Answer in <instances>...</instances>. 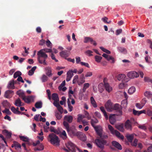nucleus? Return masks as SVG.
<instances>
[{
	"label": "nucleus",
	"instance_id": "nucleus-1",
	"mask_svg": "<svg viewBox=\"0 0 152 152\" xmlns=\"http://www.w3.org/2000/svg\"><path fill=\"white\" fill-rule=\"evenodd\" d=\"M52 50L51 48H45L40 50L37 53V60L39 63L44 65L48 64L46 60L48 58V56L46 53H52Z\"/></svg>",
	"mask_w": 152,
	"mask_h": 152
},
{
	"label": "nucleus",
	"instance_id": "nucleus-2",
	"mask_svg": "<svg viewBox=\"0 0 152 152\" xmlns=\"http://www.w3.org/2000/svg\"><path fill=\"white\" fill-rule=\"evenodd\" d=\"M66 146L68 149L65 148H64L63 149L66 152H71H71H76V150H77L79 152H83L71 141H69L66 143Z\"/></svg>",
	"mask_w": 152,
	"mask_h": 152
},
{
	"label": "nucleus",
	"instance_id": "nucleus-3",
	"mask_svg": "<svg viewBox=\"0 0 152 152\" xmlns=\"http://www.w3.org/2000/svg\"><path fill=\"white\" fill-rule=\"evenodd\" d=\"M94 143L98 148L102 150L104 149L105 145H108L106 140L100 139H95L94 141Z\"/></svg>",
	"mask_w": 152,
	"mask_h": 152
},
{
	"label": "nucleus",
	"instance_id": "nucleus-4",
	"mask_svg": "<svg viewBox=\"0 0 152 152\" xmlns=\"http://www.w3.org/2000/svg\"><path fill=\"white\" fill-rule=\"evenodd\" d=\"M63 124L69 135H74L76 134V129L74 126H72L70 128L68 123L65 121H63Z\"/></svg>",
	"mask_w": 152,
	"mask_h": 152
},
{
	"label": "nucleus",
	"instance_id": "nucleus-5",
	"mask_svg": "<svg viewBox=\"0 0 152 152\" xmlns=\"http://www.w3.org/2000/svg\"><path fill=\"white\" fill-rule=\"evenodd\" d=\"M49 137L50 139L51 143L53 145L56 144L57 146L60 145V140L58 137L53 133H51L49 135Z\"/></svg>",
	"mask_w": 152,
	"mask_h": 152
},
{
	"label": "nucleus",
	"instance_id": "nucleus-6",
	"mask_svg": "<svg viewBox=\"0 0 152 152\" xmlns=\"http://www.w3.org/2000/svg\"><path fill=\"white\" fill-rule=\"evenodd\" d=\"M122 107L118 104L116 103L113 105L111 108L112 111L113 110H116L118 112L117 115H122Z\"/></svg>",
	"mask_w": 152,
	"mask_h": 152
},
{
	"label": "nucleus",
	"instance_id": "nucleus-7",
	"mask_svg": "<svg viewBox=\"0 0 152 152\" xmlns=\"http://www.w3.org/2000/svg\"><path fill=\"white\" fill-rule=\"evenodd\" d=\"M127 76L131 79L137 78L139 76V74L135 71L129 72L127 73Z\"/></svg>",
	"mask_w": 152,
	"mask_h": 152
},
{
	"label": "nucleus",
	"instance_id": "nucleus-8",
	"mask_svg": "<svg viewBox=\"0 0 152 152\" xmlns=\"http://www.w3.org/2000/svg\"><path fill=\"white\" fill-rule=\"evenodd\" d=\"M70 54V52L66 50L62 51L59 53L60 56L66 59L69 56Z\"/></svg>",
	"mask_w": 152,
	"mask_h": 152
},
{
	"label": "nucleus",
	"instance_id": "nucleus-9",
	"mask_svg": "<svg viewBox=\"0 0 152 152\" xmlns=\"http://www.w3.org/2000/svg\"><path fill=\"white\" fill-rule=\"evenodd\" d=\"M104 106L107 111L109 112H112L111 108L113 105L110 100H108L105 104Z\"/></svg>",
	"mask_w": 152,
	"mask_h": 152
},
{
	"label": "nucleus",
	"instance_id": "nucleus-10",
	"mask_svg": "<svg viewBox=\"0 0 152 152\" xmlns=\"http://www.w3.org/2000/svg\"><path fill=\"white\" fill-rule=\"evenodd\" d=\"M34 97L33 96L26 97V96L23 98V100L25 102L27 103H29L31 101L34 102Z\"/></svg>",
	"mask_w": 152,
	"mask_h": 152
},
{
	"label": "nucleus",
	"instance_id": "nucleus-11",
	"mask_svg": "<svg viewBox=\"0 0 152 152\" xmlns=\"http://www.w3.org/2000/svg\"><path fill=\"white\" fill-rule=\"evenodd\" d=\"M94 128L97 134L99 136L101 135V134L102 133L103 130L101 126L98 125L95 126Z\"/></svg>",
	"mask_w": 152,
	"mask_h": 152
},
{
	"label": "nucleus",
	"instance_id": "nucleus-12",
	"mask_svg": "<svg viewBox=\"0 0 152 152\" xmlns=\"http://www.w3.org/2000/svg\"><path fill=\"white\" fill-rule=\"evenodd\" d=\"M14 94V92L12 90H8L6 91L4 95V97L6 98H10Z\"/></svg>",
	"mask_w": 152,
	"mask_h": 152
},
{
	"label": "nucleus",
	"instance_id": "nucleus-13",
	"mask_svg": "<svg viewBox=\"0 0 152 152\" xmlns=\"http://www.w3.org/2000/svg\"><path fill=\"white\" fill-rule=\"evenodd\" d=\"M104 86L105 90L108 93L111 92L112 90V87L110 85L109 83L104 82Z\"/></svg>",
	"mask_w": 152,
	"mask_h": 152
},
{
	"label": "nucleus",
	"instance_id": "nucleus-14",
	"mask_svg": "<svg viewBox=\"0 0 152 152\" xmlns=\"http://www.w3.org/2000/svg\"><path fill=\"white\" fill-rule=\"evenodd\" d=\"M73 117L70 115H66L64 118V121H65L68 123H71L73 120Z\"/></svg>",
	"mask_w": 152,
	"mask_h": 152
},
{
	"label": "nucleus",
	"instance_id": "nucleus-15",
	"mask_svg": "<svg viewBox=\"0 0 152 152\" xmlns=\"http://www.w3.org/2000/svg\"><path fill=\"white\" fill-rule=\"evenodd\" d=\"M45 70L46 71V74L49 77H50L52 75V69L50 67H46L45 68Z\"/></svg>",
	"mask_w": 152,
	"mask_h": 152
},
{
	"label": "nucleus",
	"instance_id": "nucleus-16",
	"mask_svg": "<svg viewBox=\"0 0 152 152\" xmlns=\"http://www.w3.org/2000/svg\"><path fill=\"white\" fill-rule=\"evenodd\" d=\"M112 144L113 146L118 150H121L122 149L121 145L118 142L113 141L112 142Z\"/></svg>",
	"mask_w": 152,
	"mask_h": 152
},
{
	"label": "nucleus",
	"instance_id": "nucleus-17",
	"mask_svg": "<svg viewBox=\"0 0 152 152\" xmlns=\"http://www.w3.org/2000/svg\"><path fill=\"white\" fill-rule=\"evenodd\" d=\"M115 115V114H110L109 117V119L110 122L112 124H114L116 122Z\"/></svg>",
	"mask_w": 152,
	"mask_h": 152
},
{
	"label": "nucleus",
	"instance_id": "nucleus-18",
	"mask_svg": "<svg viewBox=\"0 0 152 152\" xmlns=\"http://www.w3.org/2000/svg\"><path fill=\"white\" fill-rule=\"evenodd\" d=\"M125 127L127 129H132L131 123L129 120H127L125 123Z\"/></svg>",
	"mask_w": 152,
	"mask_h": 152
},
{
	"label": "nucleus",
	"instance_id": "nucleus-19",
	"mask_svg": "<svg viewBox=\"0 0 152 152\" xmlns=\"http://www.w3.org/2000/svg\"><path fill=\"white\" fill-rule=\"evenodd\" d=\"M54 103L53 104L56 107L59 112L61 113H63V109L62 107L60 105L59 103Z\"/></svg>",
	"mask_w": 152,
	"mask_h": 152
},
{
	"label": "nucleus",
	"instance_id": "nucleus-20",
	"mask_svg": "<svg viewBox=\"0 0 152 152\" xmlns=\"http://www.w3.org/2000/svg\"><path fill=\"white\" fill-rule=\"evenodd\" d=\"M52 99L54 101L53 104L54 103H58L59 101L58 96L57 94L56 93H53L52 94Z\"/></svg>",
	"mask_w": 152,
	"mask_h": 152
},
{
	"label": "nucleus",
	"instance_id": "nucleus-21",
	"mask_svg": "<svg viewBox=\"0 0 152 152\" xmlns=\"http://www.w3.org/2000/svg\"><path fill=\"white\" fill-rule=\"evenodd\" d=\"M15 81L14 80H10L9 83L7 85V88L9 89H15V87L14 86Z\"/></svg>",
	"mask_w": 152,
	"mask_h": 152
},
{
	"label": "nucleus",
	"instance_id": "nucleus-22",
	"mask_svg": "<svg viewBox=\"0 0 152 152\" xmlns=\"http://www.w3.org/2000/svg\"><path fill=\"white\" fill-rule=\"evenodd\" d=\"M117 49L119 52L123 54H126L127 53V51L124 48L119 46L117 47Z\"/></svg>",
	"mask_w": 152,
	"mask_h": 152
},
{
	"label": "nucleus",
	"instance_id": "nucleus-23",
	"mask_svg": "<svg viewBox=\"0 0 152 152\" xmlns=\"http://www.w3.org/2000/svg\"><path fill=\"white\" fill-rule=\"evenodd\" d=\"M112 134L115 135L118 138L122 140H123L124 139V136L121 135L120 133L117 130H115L113 132V134Z\"/></svg>",
	"mask_w": 152,
	"mask_h": 152
},
{
	"label": "nucleus",
	"instance_id": "nucleus-24",
	"mask_svg": "<svg viewBox=\"0 0 152 152\" xmlns=\"http://www.w3.org/2000/svg\"><path fill=\"white\" fill-rule=\"evenodd\" d=\"M100 109L101 111L103 113L104 117L106 120H107L108 119V116L107 115V113L105 110V109L103 106H101L100 107Z\"/></svg>",
	"mask_w": 152,
	"mask_h": 152
},
{
	"label": "nucleus",
	"instance_id": "nucleus-25",
	"mask_svg": "<svg viewBox=\"0 0 152 152\" xmlns=\"http://www.w3.org/2000/svg\"><path fill=\"white\" fill-rule=\"evenodd\" d=\"M2 133L8 138H10L11 137L12 133L10 132H9L6 129L3 130L2 131Z\"/></svg>",
	"mask_w": 152,
	"mask_h": 152
},
{
	"label": "nucleus",
	"instance_id": "nucleus-26",
	"mask_svg": "<svg viewBox=\"0 0 152 152\" xmlns=\"http://www.w3.org/2000/svg\"><path fill=\"white\" fill-rule=\"evenodd\" d=\"M90 102L94 108H96L97 107V104L93 96L91 97Z\"/></svg>",
	"mask_w": 152,
	"mask_h": 152
},
{
	"label": "nucleus",
	"instance_id": "nucleus-27",
	"mask_svg": "<svg viewBox=\"0 0 152 152\" xmlns=\"http://www.w3.org/2000/svg\"><path fill=\"white\" fill-rule=\"evenodd\" d=\"M44 149L43 145L42 144H40L38 146L35 147L34 149L35 151H40L43 150Z\"/></svg>",
	"mask_w": 152,
	"mask_h": 152
},
{
	"label": "nucleus",
	"instance_id": "nucleus-28",
	"mask_svg": "<svg viewBox=\"0 0 152 152\" xmlns=\"http://www.w3.org/2000/svg\"><path fill=\"white\" fill-rule=\"evenodd\" d=\"M126 77V76L124 74H119L117 76V78L119 81H123Z\"/></svg>",
	"mask_w": 152,
	"mask_h": 152
},
{
	"label": "nucleus",
	"instance_id": "nucleus-29",
	"mask_svg": "<svg viewBox=\"0 0 152 152\" xmlns=\"http://www.w3.org/2000/svg\"><path fill=\"white\" fill-rule=\"evenodd\" d=\"M104 84L102 83H100L98 86V91L101 93H102L104 90Z\"/></svg>",
	"mask_w": 152,
	"mask_h": 152
},
{
	"label": "nucleus",
	"instance_id": "nucleus-30",
	"mask_svg": "<svg viewBox=\"0 0 152 152\" xmlns=\"http://www.w3.org/2000/svg\"><path fill=\"white\" fill-rule=\"evenodd\" d=\"M85 78L83 75H81L79 79V82H78V85H80L81 84H82L85 82Z\"/></svg>",
	"mask_w": 152,
	"mask_h": 152
},
{
	"label": "nucleus",
	"instance_id": "nucleus-31",
	"mask_svg": "<svg viewBox=\"0 0 152 152\" xmlns=\"http://www.w3.org/2000/svg\"><path fill=\"white\" fill-rule=\"evenodd\" d=\"M91 122L92 126L94 127L95 126H95V124L98 122V121L96 118H94L91 119Z\"/></svg>",
	"mask_w": 152,
	"mask_h": 152
},
{
	"label": "nucleus",
	"instance_id": "nucleus-32",
	"mask_svg": "<svg viewBox=\"0 0 152 152\" xmlns=\"http://www.w3.org/2000/svg\"><path fill=\"white\" fill-rule=\"evenodd\" d=\"M42 103L41 101H39L36 102L35 104V107L37 109L41 108L42 107Z\"/></svg>",
	"mask_w": 152,
	"mask_h": 152
},
{
	"label": "nucleus",
	"instance_id": "nucleus-33",
	"mask_svg": "<svg viewBox=\"0 0 152 152\" xmlns=\"http://www.w3.org/2000/svg\"><path fill=\"white\" fill-rule=\"evenodd\" d=\"M17 107H20L23 105L22 104V102L20 99L18 98L15 101V102L14 104Z\"/></svg>",
	"mask_w": 152,
	"mask_h": 152
},
{
	"label": "nucleus",
	"instance_id": "nucleus-34",
	"mask_svg": "<svg viewBox=\"0 0 152 152\" xmlns=\"http://www.w3.org/2000/svg\"><path fill=\"white\" fill-rule=\"evenodd\" d=\"M62 114L57 112L55 113V116L57 120H60L61 119L62 117Z\"/></svg>",
	"mask_w": 152,
	"mask_h": 152
},
{
	"label": "nucleus",
	"instance_id": "nucleus-35",
	"mask_svg": "<svg viewBox=\"0 0 152 152\" xmlns=\"http://www.w3.org/2000/svg\"><path fill=\"white\" fill-rule=\"evenodd\" d=\"M77 116V122H80L83 118H86V117L84 115L82 114H78Z\"/></svg>",
	"mask_w": 152,
	"mask_h": 152
},
{
	"label": "nucleus",
	"instance_id": "nucleus-36",
	"mask_svg": "<svg viewBox=\"0 0 152 152\" xmlns=\"http://www.w3.org/2000/svg\"><path fill=\"white\" fill-rule=\"evenodd\" d=\"M2 104L4 107H9L10 106V103L7 100H5L3 102Z\"/></svg>",
	"mask_w": 152,
	"mask_h": 152
},
{
	"label": "nucleus",
	"instance_id": "nucleus-37",
	"mask_svg": "<svg viewBox=\"0 0 152 152\" xmlns=\"http://www.w3.org/2000/svg\"><path fill=\"white\" fill-rule=\"evenodd\" d=\"M11 110L12 111V112L15 114L18 115H20L21 114V112L19 110H16V108H15L14 106H12L11 107Z\"/></svg>",
	"mask_w": 152,
	"mask_h": 152
},
{
	"label": "nucleus",
	"instance_id": "nucleus-38",
	"mask_svg": "<svg viewBox=\"0 0 152 152\" xmlns=\"http://www.w3.org/2000/svg\"><path fill=\"white\" fill-rule=\"evenodd\" d=\"M144 95L145 96L147 97L148 99L151 98L152 96V94L149 91H145L144 93Z\"/></svg>",
	"mask_w": 152,
	"mask_h": 152
},
{
	"label": "nucleus",
	"instance_id": "nucleus-39",
	"mask_svg": "<svg viewBox=\"0 0 152 152\" xmlns=\"http://www.w3.org/2000/svg\"><path fill=\"white\" fill-rule=\"evenodd\" d=\"M135 88L134 86L131 87L128 90V93L130 94H133L135 91Z\"/></svg>",
	"mask_w": 152,
	"mask_h": 152
},
{
	"label": "nucleus",
	"instance_id": "nucleus-40",
	"mask_svg": "<svg viewBox=\"0 0 152 152\" xmlns=\"http://www.w3.org/2000/svg\"><path fill=\"white\" fill-rule=\"evenodd\" d=\"M19 138L23 141L25 142H29V139L27 137L22 136H19Z\"/></svg>",
	"mask_w": 152,
	"mask_h": 152
},
{
	"label": "nucleus",
	"instance_id": "nucleus-41",
	"mask_svg": "<svg viewBox=\"0 0 152 152\" xmlns=\"http://www.w3.org/2000/svg\"><path fill=\"white\" fill-rule=\"evenodd\" d=\"M126 137L128 140L129 142H132L134 138L133 134H128L126 135Z\"/></svg>",
	"mask_w": 152,
	"mask_h": 152
},
{
	"label": "nucleus",
	"instance_id": "nucleus-42",
	"mask_svg": "<svg viewBox=\"0 0 152 152\" xmlns=\"http://www.w3.org/2000/svg\"><path fill=\"white\" fill-rule=\"evenodd\" d=\"M17 94L19 96V97L22 98V99H23V98H24L25 96L24 93L23 91H17Z\"/></svg>",
	"mask_w": 152,
	"mask_h": 152
},
{
	"label": "nucleus",
	"instance_id": "nucleus-43",
	"mask_svg": "<svg viewBox=\"0 0 152 152\" xmlns=\"http://www.w3.org/2000/svg\"><path fill=\"white\" fill-rule=\"evenodd\" d=\"M22 74L21 72L20 71H17L15 72L13 76V77L15 78H16L17 77H18L19 76H21Z\"/></svg>",
	"mask_w": 152,
	"mask_h": 152
},
{
	"label": "nucleus",
	"instance_id": "nucleus-44",
	"mask_svg": "<svg viewBox=\"0 0 152 152\" xmlns=\"http://www.w3.org/2000/svg\"><path fill=\"white\" fill-rule=\"evenodd\" d=\"M79 82L78 77L77 75H75L73 77L72 80L73 84H75L76 83H78Z\"/></svg>",
	"mask_w": 152,
	"mask_h": 152
},
{
	"label": "nucleus",
	"instance_id": "nucleus-45",
	"mask_svg": "<svg viewBox=\"0 0 152 152\" xmlns=\"http://www.w3.org/2000/svg\"><path fill=\"white\" fill-rule=\"evenodd\" d=\"M13 145L14 146L15 149H16L18 148H21V146L20 144L17 142H14Z\"/></svg>",
	"mask_w": 152,
	"mask_h": 152
},
{
	"label": "nucleus",
	"instance_id": "nucleus-46",
	"mask_svg": "<svg viewBox=\"0 0 152 152\" xmlns=\"http://www.w3.org/2000/svg\"><path fill=\"white\" fill-rule=\"evenodd\" d=\"M84 114L86 117V118L88 120H89L91 119V116L87 111L85 110L84 111Z\"/></svg>",
	"mask_w": 152,
	"mask_h": 152
},
{
	"label": "nucleus",
	"instance_id": "nucleus-47",
	"mask_svg": "<svg viewBox=\"0 0 152 152\" xmlns=\"http://www.w3.org/2000/svg\"><path fill=\"white\" fill-rule=\"evenodd\" d=\"M99 48L104 52L106 53L107 54H110L111 53V52L110 51L102 47H100Z\"/></svg>",
	"mask_w": 152,
	"mask_h": 152
},
{
	"label": "nucleus",
	"instance_id": "nucleus-48",
	"mask_svg": "<svg viewBox=\"0 0 152 152\" xmlns=\"http://www.w3.org/2000/svg\"><path fill=\"white\" fill-rule=\"evenodd\" d=\"M102 58V57L98 56L96 55L95 56V60L98 63L100 62Z\"/></svg>",
	"mask_w": 152,
	"mask_h": 152
},
{
	"label": "nucleus",
	"instance_id": "nucleus-49",
	"mask_svg": "<svg viewBox=\"0 0 152 152\" xmlns=\"http://www.w3.org/2000/svg\"><path fill=\"white\" fill-rule=\"evenodd\" d=\"M116 128L121 132H124V129L123 125H120L116 126Z\"/></svg>",
	"mask_w": 152,
	"mask_h": 152
},
{
	"label": "nucleus",
	"instance_id": "nucleus-50",
	"mask_svg": "<svg viewBox=\"0 0 152 152\" xmlns=\"http://www.w3.org/2000/svg\"><path fill=\"white\" fill-rule=\"evenodd\" d=\"M41 80L42 82H45L48 80V77L45 75H43L41 78Z\"/></svg>",
	"mask_w": 152,
	"mask_h": 152
},
{
	"label": "nucleus",
	"instance_id": "nucleus-51",
	"mask_svg": "<svg viewBox=\"0 0 152 152\" xmlns=\"http://www.w3.org/2000/svg\"><path fill=\"white\" fill-rule=\"evenodd\" d=\"M100 137V138L101 139H104V140L105 139H107L108 137V135L105 134H102H102H101V135H100L99 136Z\"/></svg>",
	"mask_w": 152,
	"mask_h": 152
},
{
	"label": "nucleus",
	"instance_id": "nucleus-52",
	"mask_svg": "<svg viewBox=\"0 0 152 152\" xmlns=\"http://www.w3.org/2000/svg\"><path fill=\"white\" fill-rule=\"evenodd\" d=\"M135 106L136 107L139 109H141L144 106V104H140L139 103H137L136 104Z\"/></svg>",
	"mask_w": 152,
	"mask_h": 152
},
{
	"label": "nucleus",
	"instance_id": "nucleus-53",
	"mask_svg": "<svg viewBox=\"0 0 152 152\" xmlns=\"http://www.w3.org/2000/svg\"><path fill=\"white\" fill-rule=\"evenodd\" d=\"M108 129L110 131L111 133L112 134H113V132L115 130H114V129L112 126L110 125H108Z\"/></svg>",
	"mask_w": 152,
	"mask_h": 152
},
{
	"label": "nucleus",
	"instance_id": "nucleus-54",
	"mask_svg": "<svg viewBox=\"0 0 152 152\" xmlns=\"http://www.w3.org/2000/svg\"><path fill=\"white\" fill-rule=\"evenodd\" d=\"M46 45L47 46L48 48H51L52 44L49 40H48L46 42Z\"/></svg>",
	"mask_w": 152,
	"mask_h": 152
},
{
	"label": "nucleus",
	"instance_id": "nucleus-55",
	"mask_svg": "<svg viewBox=\"0 0 152 152\" xmlns=\"http://www.w3.org/2000/svg\"><path fill=\"white\" fill-rule=\"evenodd\" d=\"M66 75L72 78L73 75V74L72 73V70H69L67 72Z\"/></svg>",
	"mask_w": 152,
	"mask_h": 152
},
{
	"label": "nucleus",
	"instance_id": "nucleus-56",
	"mask_svg": "<svg viewBox=\"0 0 152 152\" xmlns=\"http://www.w3.org/2000/svg\"><path fill=\"white\" fill-rule=\"evenodd\" d=\"M2 112L3 113H6V114L10 115L11 114V112L10 111L9 109L5 108V109L2 111Z\"/></svg>",
	"mask_w": 152,
	"mask_h": 152
},
{
	"label": "nucleus",
	"instance_id": "nucleus-57",
	"mask_svg": "<svg viewBox=\"0 0 152 152\" xmlns=\"http://www.w3.org/2000/svg\"><path fill=\"white\" fill-rule=\"evenodd\" d=\"M106 59L108 61H110V60H111L112 61L111 62L113 63H114L115 62L114 58L112 57L109 55L108 56V57Z\"/></svg>",
	"mask_w": 152,
	"mask_h": 152
},
{
	"label": "nucleus",
	"instance_id": "nucleus-58",
	"mask_svg": "<svg viewBox=\"0 0 152 152\" xmlns=\"http://www.w3.org/2000/svg\"><path fill=\"white\" fill-rule=\"evenodd\" d=\"M95 116L99 118H101L102 116L100 113L97 111H96L94 113Z\"/></svg>",
	"mask_w": 152,
	"mask_h": 152
},
{
	"label": "nucleus",
	"instance_id": "nucleus-59",
	"mask_svg": "<svg viewBox=\"0 0 152 152\" xmlns=\"http://www.w3.org/2000/svg\"><path fill=\"white\" fill-rule=\"evenodd\" d=\"M80 64L82 66H84L88 68H89L90 66L88 63L83 62H80Z\"/></svg>",
	"mask_w": 152,
	"mask_h": 152
},
{
	"label": "nucleus",
	"instance_id": "nucleus-60",
	"mask_svg": "<svg viewBox=\"0 0 152 152\" xmlns=\"http://www.w3.org/2000/svg\"><path fill=\"white\" fill-rule=\"evenodd\" d=\"M90 40L89 41L91 42V44H93V45L94 46H96L97 45V43L96 42L93 40L92 38L90 37L89 38Z\"/></svg>",
	"mask_w": 152,
	"mask_h": 152
},
{
	"label": "nucleus",
	"instance_id": "nucleus-61",
	"mask_svg": "<svg viewBox=\"0 0 152 152\" xmlns=\"http://www.w3.org/2000/svg\"><path fill=\"white\" fill-rule=\"evenodd\" d=\"M92 53L93 52L90 50H88L86 52V53L88 55V56H92L93 55L92 54Z\"/></svg>",
	"mask_w": 152,
	"mask_h": 152
},
{
	"label": "nucleus",
	"instance_id": "nucleus-62",
	"mask_svg": "<svg viewBox=\"0 0 152 152\" xmlns=\"http://www.w3.org/2000/svg\"><path fill=\"white\" fill-rule=\"evenodd\" d=\"M75 59L76 63L77 64H79V63L80 64V62H81V59L80 58V57L76 56L75 57Z\"/></svg>",
	"mask_w": 152,
	"mask_h": 152
},
{
	"label": "nucleus",
	"instance_id": "nucleus-63",
	"mask_svg": "<svg viewBox=\"0 0 152 152\" xmlns=\"http://www.w3.org/2000/svg\"><path fill=\"white\" fill-rule=\"evenodd\" d=\"M84 94L83 93L80 92L79 94V99L80 100H82L83 99V97L84 96Z\"/></svg>",
	"mask_w": 152,
	"mask_h": 152
},
{
	"label": "nucleus",
	"instance_id": "nucleus-64",
	"mask_svg": "<svg viewBox=\"0 0 152 152\" xmlns=\"http://www.w3.org/2000/svg\"><path fill=\"white\" fill-rule=\"evenodd\" d=\"M146 114H147L148 116H152V111L150 110H147Z\"/></svg>",
	"mask_w": 152,
	"mask_h": 152
}]
</instances>
